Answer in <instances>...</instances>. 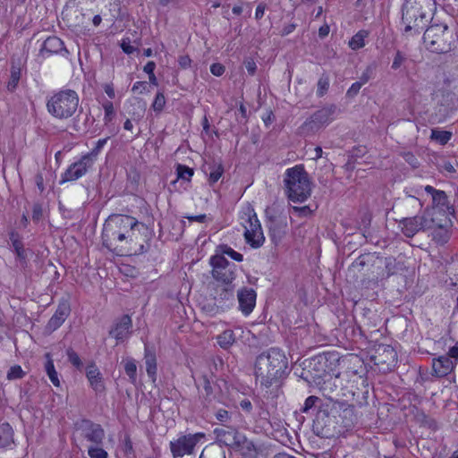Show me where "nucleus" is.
Masks as SVG:
<instances>
[{"label":"nucleus","instance_id":"1","mask_svg":"<svg viewBox=\"0 0 458 458\" xmlns=\"http://www.w3.org/2000/svg\"><path fill=\"white\" fill-rule=\"evenodd\" d=\"M287 369L285 355L276 348H271L257 357L255 376L260 385L268 388L277 383Z\"/></svg>","mask_w":458,"mask_h":458},{"label":"nucleus","instance_id":"2","mask_svg":"<svg viewBox=\"0 0 458 458\" xmlns=\"http://www.w3.org/2000/svg\"><path fill=\"white\" fill-rule=\"evenodd\" d=\"M436 9V0H405L402 7L404 32L420 34L432 20Z\"/></svg>","mask_w":458,"mask_h":458},{"label":"nucleus","instance_id":"3","mask_svg":"<svg viewBox=\"0 0 458 458\" xmlns=\"http://www.w3.org/2000/svg\"><path fill=\"white\" fill-rule=\"evenodd\" d=\"M284 184L285 194L293 202H304L311 194V182L302 165L286 169Z\"/></svg>","mask_w":458,"mask_h":458},{"label":"nucleus","instance_id":"4","mask_svg":"<svg viewBox=\"0 0 458 458\" xmlns=\"http://www.w3.org/2000/svg\"><path fill=\"white\" fill-rule=\"evenodd\" d=\"M79 106V96L72 89H63L54 94L47 103L48 113L59 120L72 117Z\"/></svg>","mask_w":458,"mask_h":458},{"label":"nucleus","instance_id":"5","mask_svg":"<svg viewBox=\"0 0 458 458\" xmlns=\"http://www.w3.org/2000/svg\"><path fill=\"white\" fill-rule=\"evenodd\" d=\"M425 47L433 53H447L454 45L453 31L445 24H433L423 35Z\"/></svg>","mask_w":458,"mask_h":458},{"label":"nucleus","instance_id":"6","mask_svg":"<svg viewBox=\"0 0 458 458\" xmlns=\"http://www.w3.org/2000/svg\"><path fill=\"white\" fill-rule=\"evenodd\" d=\"M131 225H139L136 218L126 215H112L105 222L102 240L103 245L109 250L117 249V238Z\"/></svg>","mask_w":458,"mask_h":458},{"label":"nucleus","instance_id":"7","mask_svg":"<svg viewBox=\"0 0 458 458\" xmlns=\"http://www.w3.org/2000/svg\"><path fill=\"white\" fill-rule=\"evenodd\" d=\"M242 225L244 227V238L252 248H259L265 242L261 225L254 209L248 206L241 215Z\"/></svg>","mask_w":458,"mask_h":458},{"label":"nucleus","instance_id":"8","mask_svg":"<svg viewBox=\"0 0 458 458\" xmlns=\"http://www.w3.org/2000/svg\"><path fill=\"white\" fill-rule=\"evenodd\" d=\"M437 218L432 217V209H424L420 216L403 217L399 225L403 233L408 237H413L420 231H427L435 228Z\"/></svg>","mask_w":458,"mask_h":458},{"label":"nucleus","instance_id":"9","mask_svg":"<svg viewBox=\"0 0 458 458\" xmlns=\"http://www.w3.org/2000/svg\"><path fill=\"white\" fill-rule=\"evenodd\" d=\"M212 276L218 284H233L237 266L229 262L224 256L215 254L209 259Z\"/></svg>","mask_w":458,"mask_h":458},{"label":"nucleus","instance_id":"10","mask_svg":"<svg viewBox=\"0 0 458 458\" xmlns=\"http://www.w3.org/2000/svg\"><path fill=\"white\" fill-rule=\"evenodd\" d=\"M234 284L214 283L211 284V295L216 303L208 309L211 315H215L233 305L234 301Z\"/></svg>","mask_w":458,"mask_h":458},{"label":"nucleus","instance_id":"11","mask_svg":"<svg viewBox=\"0 0 458 458\" xmlns=\"http://www.w3.org/2000/svg\"><path fill=\"white\" fill-rule=\"evenodd\" d=\"M333 358V355L322 353L313 357L308 365V371L306 379L313 384L316 381L323 380L324 377L332 374L330 371L332 369L330 365L332 364L330 359Z\"/></svg>","mask_w":458,"mask_h":458},{"label":"nucleus","instance_id":"12","mask_svg":"<svg viewBox=\"0 0 458 458\" xmlns=\"http://www.w3.org/2000/svg\"><path fill=\"white\" fill-rule=\"evenodd\" d=\"M425 191L431 195L432 205L425 209H432V217H435L437 212L445 216V220L450 222L448 216L454 213V208L448 200V196L444 191L437 190L430 185L425 187Z\"/></svg>","mask_w":458,"mask_h":458},{"label":"nucleus","instance_id":"13","mask_svg":"<svg viewBox=\"0 0 458 458\" xmlns=\"http://www.w3.org/2000/svg\"><path fill=\"white\" fill-rule=\"evenodd\" d=\"M205 437L204 433L188 434L170 442V450L174 458L191 454L196 445Z\"/></svg>","mask_w":458,"mask_h":458},{"label":"nucleus","instance_id":"14","mask_svg":"<svg viewBox=\"0 0 458 458\" xmlns=\"http://www.w3.org/2000/svg\"><path fill=\"white\" fill-rule=\"evenodd\" d=\"M78 428L81 431L83 438L91 443L90 445H102L105 431L101 425L89 420H83L79 424Z\"/></svg>","mask_w":458,"mask_h":458},{"label":"nucleus","instance_id":"15","mask_svg":"<svg viewBox=\"0 0 458 458\" xmlns=\"http://www.w3.org/2000/svg\"><path fill=\"white\" fill-rule=\"evenodd\" d=\"M314 385L318 387L326 398L332 402L339 403L340 380L338 376L330 374L324 377L323 380L316 381Z\"/></svg>","mask_w":458,"mask_h":458},{"label":"nucleus","instance_id":"16","mask_svg":"<svg viewBox=\"0 0 458 458\" xmlns=\"http://www.w3.org/2000/svg\"><path fill=\"white\" fill-rule=\"evenodd\" d=\"M396 352L389 345L380 346L373 356L375 365L381 366L383 370H390L396 363Z\"/></svg>","mask_w":458,"mask_h":458},{"label":"nucleus","instance_id":"17","mask_svg":"<svg viewBox=\"0 0 458 458\" xmlns=\"http://www.w3.org/2000/svg\"><path fill=\"white\" fill-rule=\"evenodd\" d=\"M89 158L81 157L77 162L72 163L62 174L60 183L63 184L67 182H72L82 177L88 170L92 166L89 163Z\"/></svg>","mask_w":458,"mask_h":458},{"label":"nucleus","instance_id":"18","mask_svg":"<svg viewBox=\"0 0 458 458\" xmlns=\"http://www.w3.org/2000/svg\"><path fill=\"white\" fill-rule=\"evenodd\" d=\"M71 312L70 304L67 301H63L58 304V307L54 315L48 320L47 329L53 332L59 328Z\"/></svg>","mask_w":458,"mask_h":458},{"label":"nucleus","instance_id":"19","mask_svg":"<svg viewBox=\"0 0 458 458\" xmlns=\"http://www.w3.org/2000/svg\"><path fill=\"white\" fill-rule=\"evenodd\" d=\"M239 308L244 315H249L256 303V292L251 288H242L238 293Z\"/></svg>","mask_w":458,"mask_h":458},{"label":"nucleus","instance_id":"20","mask_svg":"<svg viewBox=\"0 0 458 458\" xmlns=\"http://www.w3.org/2000/svg\"><path fill=\"white\" fill-rule=\"evenodd\" d=\"M132 321L129 315H123L110 330L109 335L118 341L130 336Z\"/></svg>","mask_w":458,"mask_h":458},{"label":"nucleus","instance_id":"21","mask_svg":"<svg viewBox=\"0 0 458 458\" xmlns=\"http://www.w3.org/2000/svg\"><path fill=\"white\" fill-rule=\"evenodd\" d=\"M454 364L448 355H443L437 359H433V375L437 377H444L447 376L454 370Z\"/></svg>","mask_w":458,"mask_h":458},{"label":"nucleus","instance_id":"22","mask_svg":"<svg viewBox=\"0 0 458 458\" xmlns=\"http://www.w3.org/2000/svg\"><path fill=\"white\" fill-rule=\"evenodd\" d=\"M86 377L95 392L102 393L105 390L102 374L95 363L92 362L87 366Z\"/></svg>","mask_w":458,"mask_h":458},{"label":"nucleus","instance_id":"23","mask_svg":"<svg viewBox=\"0 0 458 458\" xmlns=\"http://www.w3.org/2000/svg\"><path fill=\"white\" fill-rule=\"evenodd\" d=\"M214 434L216 441L221 445L234 447L240 433L236 429L231 428H217L214 429Z\"/></svg>","mask_w":458,"mask_h":458},{"label":"nucleus","instance_id":"24","mask_svg":"<svg viewBox=\"0 0 458 458\" xmlns=\"http://www.w3.org/2000/svg\"><path fill=\"white\" fill-rule=\"evenodd\" d=\"M203 172L208 177L209 184L216 183L224 174V166L221 161L212 160L207 162L203 167Z\"/></svg>","mask_w":458,"mask_h":458},{"label":"nucleus","instance_id":"25","mask_svg":"<svg viewBox=\"0 0 458 458\" xmlns=\"http://www.w3.org/2000/svg\"><path fill=\"white\" fill-rule=\"evenodd\" d=\"M337 107L334 104L327 105L313 114V118L318 120L323 127L335 120Z\"/></svg>","mask_w":458,"mask_h":458},{"label":"nucleus","instance_id":"26","mask_svg":"<svg viewBox=\"0 0 458 458\" xmlns=\"http://www.w3.org/2000/svg\"><path fill=\"white\" fill-rule=\"evenodd\" d=\"M9 241L13 248V251L16 254L17 259L20 260L21 266L27 263V252L24 249L21 238L20 234L15 231L9 233Z\"/></svg>","mask_w":458,"mask_h":458},{"label":"nucleus","instance_id":"27","mask_svg":"<svg viewBox=\"0 0 458 458\" xmlns=\"http://www.w3.org/2000/svg\"><path fill=\"white\" fill-rule=\"evenodd\" d=\"M62 51L67 52L64 42L57 37H48L43 43L40 49L41 54H58Z\"/></svg>","mask_w":458,"mask_h":458},{"label":"nucleus","instance_id":"28","mask_svg":"<svg viewBox=\"0 0 458 458\" xmlns=\"http://www.w3.org/2000/svg\"><path fill=\"white\" fill-rule=\"evenodd\" d=\"M323 126L318 120L313 118L311 114L306 121L298 128V133L302 136L312 135L322 129Z\"/></svg>","mask_w":458,"mask_h":458},{"label":"nucleus","instance_id":"29","mask_svg":"<svg viewBox=\"0 0 458 458\" xmlns=\"http://www.w3.org/2000/svg\"><path fill=\"white\" fill-rule=\"evenodd\" d=\"M144 360L147 373L151 380L155 382L157 379V358L155 353L148 347H145Z\"/></svg>","mask_w":458,"mask_h":458},{"label":"nucleus","instance_id":"30","mask_svg":"<svg viewBox=\"0 0 458 458\" xmlns=\"http://www.w3.org/2000/svg\"><path fill=\"white\" fill-rule=\"evenodd\" d=\"M234 447L242 450L244 455H253L256 454V446L250 439L247 438L243 434H239Z\"/></svg>","mask_w":458,"mask_h":458},{"label":"nucleus","instance_id":"31","mask_svg":"<svg viewBox=\"0 0 458 458\" xmlns=\"http://www.w3.org/2000/svg\"><path fill=\"white\" fill-rule=\"evenodd\" d=\"M13 443V430L9 423L0 425V449L6 448Z\"/></svg>","mask_w":458,"mask_h":458},{"label":"nucleus","instance_id":"32","mask_svg":"<svg viewBox=\"0 0 458 458\" xmlns=\"http://www.w3.org/2000/svg\"><path fill=\"white\" fill-rule=\"evenodd\" d=\"M447 220L445 219V224L442 223V220L438 221L437 219V224L435 225V227H437V230L434 232V240L437 241L439 243H445L449 239V233L445 228L446 225Z\"/></svg>","mask_w":458,"mask_h":458},{"label":"nucleus","instance_id":"33","mask_svg":"<svg viewBox=\"0 0 458 458\" xmlns=\"http://www.w3.org/2000/svg\"><path fill=\"white\" fill-rule=\"evenodd\" d=\"M369 36L367 30H361L358 31L349 41V47L352 50H358L365 46V38Z\"/></svg>","mask_w":458,"mask_h":458},{"label":"nucleus","instance_id":"34","mask_svg":"<svg viewBox=\"0 0 458 458\" xmlns=\"http://www.w3.org/2000/svg\"><path fill=\"white\" fill-rule=\"evenodd\" d=\"M340 407L343 409V413L341 416L346 421H344L345 427H350L352 424H353V421L355 420V414H354V406L347 404L345 403H339Z\"/></svg>","mask_w":458,"mask_h":458},{"label":"nucleus","instance_id":"35","mask_svg":"<svg viewBox=\"0 0 458 458\" xmlns=\"http://www.w3.org/2000/svg\"><path fill=\"white\" fill-rule=\"evenodd\" d=\"M108 139L109 138L107 137V138H105V139L98 140L97 141V143H96L95 148L90 152H89L88 154L82 156V157H84V158L88 157L89 158V160H88L89 163L93 165L95 161L97 160L98 156L101 152V150L104 148V146L106 144Z\"/></svg>","mask_w":458,"mask_h":458},{"label":"nucleus","instance_id":"36","mask_svg":"<svg viewBox=\"0 0 458 458\" xmlns=\"http://www.w3.org/2000/svg\"><path fill=\"white\" fill-rule=\"evenodd\" d=\"M46 357L47 358V361L45 365L46 372L53 385L55 386H59L60 381L58 378V374L55 369L54 362L51 360L49 353H47Z\"/></svg>","mask_w":458,"mask_h":458},{"label":"nucleus","instance_id":"37","mask_svg":"<svg viewBox=\"0 0 458 458\" xmlns=\"http://www.w3.org/2000/svg\"><path fill=\"white\" fill-rule=\"evenodd\" d=\"M224 256L225 254L229 256L231 259H234L235 261L241 262L243 260L242 254L235 251L233 248L226 244L219 245L216 249V253Z\"/></svg>","mask_w":458,"mask_h":458},{"label":"nucleus","instance_id":"38","mask_svg":"<svg viewBox=\"0 0 458 458\" xmlns=\"http://www.w3.org/2000/svg\"><path fill=\"white\" fill-rule=\"evenodd\" d=\"M234 341V334L232 330H225L217 336V343L224 349L230 347Z\"/></svg>","mask_w":458,"mask_h":458},{"label":"nucleus","instance_id":"39","mask_svg":"<svg viewBox=\"0 0 458 458\" xmlns=\"http://www.w3.org/2000/svg\"><path fill=\"white\" fill-rule=\"evenodd\" d=\"M124 371L130 381L134 384L137 379V365L135 360L128 358L124 363Z\"/></svg>","mask_w":458,"mask_h":458},{"label":"nucleus","instance_id":"40","mask_svg":"<svg viewBox=\"0 0 458 458\" xmlns=\"http://www.w3.org/2000/svg\"><path fill=\"white\" fill-rule=\"evenodd\" d=\"M20 78H21L20 67L13 64L11 67L10 80L7 83V89L9 91H13L16 89V87L19 83Z\"/></svg>","mask_w":458,"mask_h":458},{"label":"nucleus","instance_id":"41","mask_svg":"<svg viewBox=\"0 0 458 458\" xmlns=\"http://www.w3.org/2000/svg\"><path fill=\"white\" fill-rule=\"evenodd\" d=\"M330 80L326 74H322L318 81L317 84V96L322 98L325 96L329 89Z\"/></svg>","mask_w":458,"mask_h":458},{"label":"nucleus","instance_id":"42","mask_svg":"<svg viewBox=\"0 0 458 458\" xmlns=\"http://www.w3.org/2000/svg\"><path fill=\"white\" fill-rule=\"evenodd\" d=\"M138 226V225H131V226H128L126 232H123L120 233L119 237L117 238V248L122 247L123 243H128L129 242L132 241V236L134 234L133 231L134 228Z\"/></svg>","mask_w":458,"mask_h":458},{"label":"nucleus","instance_id":"43","mask_svg":"<svg viewBox=\"0 0 458 458\" xmlns=\"http://www.w3.org/2000/svg\"><path fill=\"white\" fill-rule=\"evenodd\" d=\"M176 173L177 179H182L187 182H190L193 175V170L184 165H178L176 167Z\"/></svg>","mask_w":458,"mask_h":458},{"label":"nucleus","instance_id":"44","mask_svg":"<svg viewBox=\"0 0 458 458\" xmlns=\"http://www.w3.org/2000/svg\"><path fill=\"white\" fill-rule=\"evenodd\" d=\"M88 454L90 458H108V454L101 445H89Z\"/></svg>","mask_w":458,"mask_h":458},{"label":"nucleus","instance_id":"45","mask_svg":"<svg viewBox=\"0 0 458 458\" xmlns=\"http://www.w3.org/2000/svg\"><path fill=\"white\" fill-rule=\"evenodd\" d=\"M407 59L406 54L397 50L394 54L391 68L394 71L400 69L406 63Z\"/></svg>","mask_w":458,"mask_h":458},{"label":"nucleus","instance_id":"46","mask_svg":"<svg viewBox=\"0 0 458 458\" xmlns=\"http://www.w3.org/2000/svg\"><path fill=\"white\" fill-rule=\"evenodd\" d=\"M451 132L446 131L432 130L431 138L438 140L441 144H445L451 139Z\"/></svg>","mask_w":458,"mask_h":458},{"label":"nucleus","instance_id":"47","mask_svg":"<svg viewBox=\"0 0 458 458\" xmlns=\"http://www.w3.org/2000/svg\"><path fill=\"white\" fill-rule=\"evenodd\" d=\"M24 375L25 373L22 370L21 367L20 365H14L12 366L8 370L6 377L8 380H16L22 378Z\"/></svg>","mask_w":458,"mask_h":458},{"label":"nucleus","instance_id":"48","mask_svg":"<svg viewBox=\"0 0 458 458\" xmlns=\"http://www.w3.org/2000/svg\"><path fill=\"white\" fill-rule=\"evenodd\" d=\"M103 108L105 111L104 122L105 124L109 123L114 116V108L111 101L107 100L103 103Z\"/></svg>","mask_w":458,"mask_h":458},{"label":"nucleus","instance_id":"49","mask_svg":"<svg viewBox=\"0 0 458 458\" xmlns=\"http://www.w3.org/2000/svg\"><path fill=\"white\" fill-rule=\"evenodd\" d=\"M202 380H203V388L205 391V397H204V400L202 401V403H203V405L208 406V403H210L209 396L213 394V390H212L210 382L207 376H203Z\"/></svg>","mask_w":458,"mask_h":458},{"label":"nucleus","instance_id":"50","mask_svg":"<svg viewBox=\"0 0 458 458\" xmlns=\"http://www.w3.org/2000/svg\"><path fill=\"white\" fill-rule=\"evenodd\" d=\"M375 70L376 65L374 64L368 65L361 73L359 81L361 82L363 85L367 83L370 79L374 77Z\"/></svg>","mask_w":458,"mask_h":458},{"label":"nucleus","instance_id":"51","mask_svg":"<svg viewBox=\"0 0 458 458\" xmlns=\"http://www.w3.org/2000/svg\"><path fill=\"white\" fill-rule=\"evenodd\" d=\"M66 354L68 357V360L78 369H81L82 367V362L75 351L72 348L67 349Z\"/></svg>","mask_w":458,"mask_h":458},{"label":"nucleus","instance_id":"52","mask_svg":"<svg viewBox=\"0 0 458 458\" xmlns=\"http://www.w3.org/2000/svg\"><path fill=\"white\" fill-rule=\"evenodd\" d=\"M403 204L404 206L406 207H411L414 210H417V209H421L423 204L421 203V201L420 200V199L414 197V196H411V195H408L404 199H403Z\"/></svg>","mask_w":458,"mask_h":458},{"label":"nucleus","instance_id":"53","mask_svg":"<svg viewBox=\"0 0 458 458\" xmlns=\"http://www.w3.org/2000/svg\"><path fill=\"white\" fill-rule=\"evenodd\" d=\"M165 105V98L162 92H158L152 103V108L156 112H161Z\"/></svg>","mask_w":458,"mask_h":458},{"label":"nucleus","instance_id":"54","mask_svg":"<svg viewBox=\"0 0 458 458\" xmlns=\"http://www.w3.org/2000/svg\"><path fill=\"white\" fill-rule=\"evenodd\" d=\"M44 218V211L42 205L39 203L33 204L32 207V220L34 223H39Z\"/></svg>","mask_w":458,"mask_h":458},{"label":"nucleus","instance_id":"55","mask_svg":"<svg viewBox=\"0 0 458 458\" xmlns=\"http://www.w3.org/2000/svg\"><path fill=\"white\" fill-rule=\"evenodd\" d=\"M318 400V397L315 395L309 396L304 402V405L301 408V411L307 413L311 408L315 406L316 403Z\"/></svg>","mask_w":458,"mask_h":458},{"label":"nucleus","instance_id":"56","mask_svg":"<svg viewBox=\"0 0 458 458\" xmlns=\"http://www.w3.org/2000/svg\"><path fill=\"white\" fill-rule=\"evenodd\" d=\"M362 85L363 84L361 82H360V81H356V82L352 83V86L347 90L346 96L348 98L355 97L359 93V91H360V88L362 87Z\"/></svg>","mask_w":458,"mask_h":458},{"label":"nucleus","instance_id":"57","mask_svg":"<svg viewBox=\"0 0 458 458\" xmlns=\"http://www.w3.org/2000/svg\"><path fill=\"white\" fill-rule=\"evenodd\" d=\"M216 418L221 422H226L230 420V414L226 410L219 409L215 413Z\"/></svg>","mask_w":458,"mask_h":458},{"label":"nucleus","instance_id":"58","mask_svg":"<svg viewBox=\"0 0 458 458\" xmlns=\"http://www.w3.org/2000/svg\"><path fill=\"white\" fill-rule=\"evenodd\" d=\"M225 66L221 64H213L210 66V72L215 76H221L225 72Z\"/></svg>","mask_w":458,"mask_h":458},{"label":"nucleus","instance_id":"59","mask_svg":"<svg viewBox=\"0 0 458 458\" xmlns=\"http://www.w3.org/2000/svg\"><path fill=\"white\" fill-rule=\"evenodd\" d=\"M147 89V82L146 81H136L131 90L135 93L142 94L144 90Z\"/></svg>","mask_w":458,"mask_h":458},{"label":"nucleus","instance_id":"60","mask_svg":"<svg viewBox=\"0 0 458 458\" xmlns=\"http://www.w3.org/2000/svg\"><path fill=\"white\" fill-rule=\"evenodd\" d=\"M293 211L301 216H308L311 214V210L308 206L304 207H293Z\"/></svg>","mask_w":458,"mask_h":458},{"label":"nucleus","instance_id":"61","mask_svg":"<svg viewBox=\"0 0 458 458\" xmlns=\"http://www.w3.org/2000/svg\"><path fill=\"white\" fill-rule=\"evenodd\" d=\"M245 68L250 75H254L257 65L252 59H248L244 62Z\"/></svg>","mask_w":458,"mask_h":458},{"label":"nucleus","instance_id":"62","mask_svg":"<svg viewBox=\"0 0 458 458\" xmlns=\"http://www.w3.org/2000/svg\"><path fill=\"white\" fill-rule=\"evenodd\" d=\"M178 63L182 68L186 69L191 66V60L188 55H182L179 57Z\"/></svg>","mask_w":458,"mask_h":458},{"label":"nucleus","instance_id":"63","mask_svg":"<svg viewBox=\"0 0 458 458\" xmlns=\"http://www.w3.org/2000/svg\"><path fill=\"white\" fill-rule=\"evenodd\" d=\"M240 407L246 412L252 411V403L249 399H243L240 402Z\"/></svg>","mask_w":458,"mask_h":458},{"label":"nucleus","instance_id":"64","mask_svg":"<svg viewBox=\"0 0 458 458\" xmlns=\"http://www.w3.org/2000/svg\"><path fill=\"white\" fill-rule=\"evenodd\" d=\"M451 359L458 360V342L449 349L448 354Z\"/></svg>","mask_w":458,"mask_h":458}]
</instances>
